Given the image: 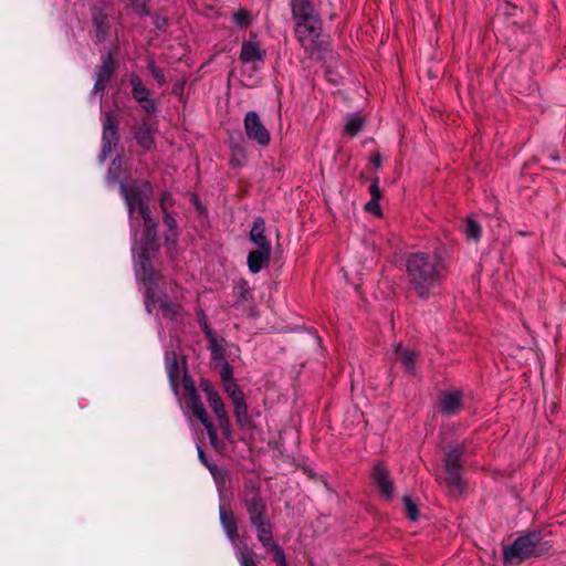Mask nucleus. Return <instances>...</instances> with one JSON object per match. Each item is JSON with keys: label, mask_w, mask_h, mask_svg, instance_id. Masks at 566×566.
I'll use <instances>...</instances> for the list:
<instances>
[{"label": "nucleus", "mask_w": 566, "mask_h": 566, "mask_svg": "<svg viewBox=\"0 0 566 566\" xmlns=\"http://www.w3.org/2000/svg\"><path fill=\"white\" fill-rule=\"evenodd\" d=\"M463 408L461 390L443 391L440 395V411L446 416H454Z\"/></svg>", "instance_id": "dca6fc26"}, {"label": "nucleus", "mask_w": 566, "mask_h": 566, "mask_svg": "<svg viewBox=\"0 0 566 566\" xmlns=\"http://www.w3.org/2000/svg\"><path fill=\"white\" fill-rule=\"evenodd\" d=\"M174 205V199L170 192L165 191L161 193L159 198V206L161 208V211H168V207H171Z\"/></svg>", "instance_id": "c03bdc74"}, {"label": "nucleus", "mask_w": 566, "mask_h": 566, "mask_svg": "<svg viewBox=\"0 0 566 566\" xmlns=\"http://www.w3.org/2000/svg\"><path fill=\"white\" fill-rule=\"evenodd\" d=\"M136 210H138V212H139V214H140V217H142L144 222H147L148 220H155L151 217V211H150L149 202L137 207Z\"/></svg>", "instance_id": "a18cd8bd"}, {"label": "nucleus", "mask_w": 566, "mask_h": 566, "mask_svg": "<svg viewBox=\"0 0 566 566\" xmlns=\"http://www.w3.org/2000/svg\"><path fill=\"white\" fill-rule=\"evenodd\" d=\"M258 541L268 552H271L273 554V560L276 563L277 566H284L286 564L285 553L283 548L275 543L273 533L268 534L266 536Z\"/></svg>", "instance_id": "5701e85b"}, {"label": "nucleus", "mask_w": 566, "mask_h": 566, "mask_svg": "<svg viewBox=\"0 0 566 566\" xmlns=\"http://www.w3.org/2000/svg\"><path fill=\"white\" fill-rule=\"evenodd\" d=\"M132 96L148 115L157 111L156 101L150 98V91L144 85L139 75L133 73L129 77Z\"/></svg>", "instance_id": "1a4fd4ad"}, {"label": "nucleus", "mask_w": 566, "mask_h": 566, "mask_svg": "<svg viewBox=\"0 0 566 566\" xmlns=\"http://www.w3.org/2000/svg\"><path fill=\"white\" fill-rule=\"evenodd\" d=\"M222 385L224 391L228 394L232 401H235V399H239V397H244L243 391L240 389L235 380Z\"/></svg>", "instance_id": "58836bf2"}, {"label": "nucleus", "mask_w": 566, "mask_h": 566, "mask_svg": "<svg viewBox=\"0 0 566 566\" xmlns=\"http://www.w3.org/2000/svg\"><path fill=\"white\" fill-rule=\"evenodd\" d=\"M220 378H221L222 384L235 380L233 378V369H232L231 365L226 360L223 361V364L221 366Z\"/></svg>", "instance_id": "a19ab883"}, {"label": "nucleus", "mask_w": 566, "mask_h": 566, "mask_svg": "<svg viewBox=\"0 0 566 566\" xmlns=\"http://www.w3.org/2000/svg\"><path fill=\"white\" fill-rule=\"evenodd\" d=\"M207 328H210V327L208 326L207 322H203V324H202L203 333L207 331Z\"/></svg>", "instance_id": "864d4df0"}, {"label": "nucleus", "mask_w": 566, "mask_h": 566, "mask_svg": "<svg viewBox=\"0 0 566 566\" xmlns=\"http://www.w3.org/2000/svg\"><path fill=\"white\" fill-rule=\"evenodd\" d=\"M167 371L171 384L177 387L180 378V368L175 353L171 354V359L168 358Z\"/></svg>", "instance_id": "2f4dec72"}, {"label": "nucleus", "mask_w": 566, "mask_h": 566, "mask_svg": "<svg viewBox=\"0 0 566 566\" xmlns=\"http://www.w3.org/2000/svg\"><path fill=\"white\" fill-rule=\"evenodd\" d=\"M374 482L380 490L381 495L386 500H391L394 496V482L390 479V473L382 462H378L373 471Z\"/></svg>", "instance_id": "2eb2a0df"}, {"label": "nucleus", "mask_w": 566, "mask_h": 566, "mask_svg": "<svg viewBox=\"0 0 566 566\" xmlns=\"http://www.w3.org/2000/svg\"><path fill=\"white\" fill-rule=\"evenodd\" d=\"M290 8L294 25L321 22L312 0H291Z\"/></svg>", "instance_id": "6e6552de"}, {"label": "nucleus", "mask_w": 566, "mask_h": 566, "mask_svg": "<svg viewBox=\"0 0 566 566\" xmlns=\"http://www.w3.org/2000/svg\"><path fill=\"white\" fill-rule=\"evenodd\" d=\"M185 389L187 391L186 396V405L187 408L191 410L193 416H196L201 423L208 422L209 417L205 409V406L197 394V390L192 384V381L185 379Z\"/></svg>", "instance_id": "f8f14e48"}, {"label": "nucleus", "mask_w": 566, "mask_h": 566, "mask_svg": "<svg viewBox=\"0 0 566 566\" xmlns=\"http://www.w3.org/2000/svg\"><path fill=\"white\" fill-rule=\"evenodd\" d=\"M364 127V119L360 117H350L344 128V133L348 136H356Z\"/></svg>", "instance_id": "72a5a7b5"}, {"label": "nucleus", "mask_w": 566, "mask_h": 566, "mask_svg": "<svg viewBox=\"0 0 566 566\" xmlns=\"http://www.w3.org/2000/svg\"><path fill=\"white\" fill-rule=\"evenodd\" d=\"M118 143L117 119L112 112L105 114L103 122V147L102 153L105 157L112 151V148Z\"/></svg>", "instance_id": "9b49d317"}, {"label": "nucleus", "mask_w": 566, "mask_h": 566, "mask_svg": "<svg viewBox=\"0 0 566 566\" xmlns=\"http://www.w3.org/2000/svg\"><path fill=\"white\" fill-rule=\"evenodd\" d=\"M233 402V412L237 420V423L240 428H251L252 427V418L248 412V405L245 402V397H239Z\"/></svg>", "instance_id": "b1692460"}, {"label": "nucleus", "mask_w": 566, "mask_h": 566, "mask_svg": "<svg viewBox=\"0 0 566 566\" xmlns=\"http://www.w3.org/2000/svg\"><path fill=\"white\" fill-rule=\"evenodd\" d=\"M92 22L95 28V36L96 41L103 42L106 39V35L109 31V21L108 15L105 13L104 9L95 8L92 13Z\"/></svg>", "instance_id": "6ab92c4d"}, {"label": "nucleus", "mask_w": 566, "mask_h": 566, "mask_svg": "<svg viewBox=\"0 0 566 566\" xmlns=\"http://www.w3.org/2000/svg\"><path fill=\"white\" fill-rule=\"evenodd\" d=\"M402 502L405 505L406 516L411 521H417L419 518V510L417 503H415L408 495L402 497Z\"/></svg>", "instance_id": "f704fd0d"}, {"label": "nucleus", "mask_w": 566, "mask_h": 566, "mask_svg": "<svg viewBox=\"0 0 566 566\" xmlns=\"http://www.w3.org/2000/svg\"><path fill=\"white\" fill-rule=\"evenodd\" d=\"M272 248H258L248 255V268L252 273L261 271L263 265L270 262Z\"/></svg>", "instance_id": "aec40b11"}, {"label": "nucleus", "mask_w": 566, "mask_h": 566, "mask_svg": "<svg viewBox=\"0 0 566 566\" xmlns=\"http://www.w3.org/2000/svg\"><path fill=\"white\" fill-rule=\"evenodd\" d=\"M186 81L185 80H178L174 83L171 93L174 95L179 96V98H182L184 90H185Z\"/></svg>", "instance_id": "09e8293b"}, {"label": "nucleus", "mask_w": 566, "mask_h": 566, "mask_svg": "<svg viewBox=\"0 0 566 566\" xmlns=\"http://www.w3.org/2000/svg\"><path fill=\"white\" fill-rule=\"evenodd\" d=\"M405 266L407 292L422 301L434 296L450 273L449 261L437 250L410 253Z\"/></svg>", "instance_id": "f257e3e1"}, {"label": "nucleus", "mask_w": 566, "mask_h": 566, "mask_svg": "<svg viewBox=\"0 0 566 566\" xmlns=\"http://www.w3.org/2000/svg\"><path fill=\"white\" fill-rule=\"evenodd\" d=\"M126 7H130L138 15L145 17L149 14L147 7L148 0H124Z\"/></svg>", "instance_id": "e433bc0d"}, {"label": "nucleus", "mask_w": 566, "mask_h": 566, "mask_svg": "<svg viewBox=\"0 0 566 566\" xmlns=\"http://www.w3.org/2000/svg\"><path fill=\"white\" fill-rule=\"evenodd\" d=\"M369 193L371 196V199H380L381 198V191L379 188V179L374 178L370 186H369Z\"/></svg>", "instance_id": "49530a36"}, {"label": "nucleus", "mask_w": 566, "mask_h": 566, "mask_svg": "<svg viewBox=\"0 0 566 566\" xmlns=\"http://www.w3.org/2000/svg\"><path fill=\"white\" fill-rule=\"evenodd\" d=\"M117 53V46L109 50L106 54H103L101 56V64L96 66L95 71V84L93 92L94 93H101V96H103L107 84L111 82L112 77L114 76L116 70H117V61L115 60V55Z\"/></svg>", "instance_id": "423d86ee"}, {"label": "nucleus", "mask_w": 566, "mask_h": 566, "mask_svg": "<svg viewBox=\"0 0 566 566\" xmlns=\"http://www.w3.org/2000/svg\"><path fill=\"white\" fill-rule=\"evenodd\" d=\"M249 516L250 524L256 531L258 539L272 534L274 524L269 516V507L265 499L261 495L260 488L255 483H245V490L240 496Z\"/></svg>", "instance_id": "20e7f679"}, {"label": "nucleus", "mask_w": 566, "mask_h": 566, "mask_svg": "<svg viewBox=\"0 0 566 566\" xmlns=\"http://www.w3.org/2000/svg\"><path fill=\"white\" fill-rule=\"evenodd\" d=\"M202 424L205 426V428L207 430L210 442L213 444L218 439V433H217L216 427L213 426V423L211 422L210 419L208 420V422H203Z\"/></svg>", "instance_id": "de8ad7c7"}, {"label": "nucleus", "mask_w": 566, "mask_h": 566, "mask_svg": "<svg viewBox=\"0 0 566 566\" xmlns=\"http://www.w3.org/2000/svg\"><path fill=\"white\" fill-rule=\"evenodd\" d=\"M161 314L165 318L170 321H177L181 315L182 306L178 303H174L170 301L160 302Z\"/></svg>", "instance_id": "c756f323"}, {"label": "nucleus", "mask_w": 566, "mask_h": 566, "mask_svg": "<svg viewBox=\"0 0 566 566\" xmlns=\"http://www.w3.org/2000/svg\"><path fill=\"white\" fill-rule=\"evenodd\" d=\"M462 231L468 240H472L474 242H478L482 234L480 223L471 217L467 218Z\"/></svg>", "instance_id": "cd10ccee"}, {"label": "nucleus", "mask_w": 566, "mask_h": 566, "mask_svg": "<svg viewBox=\"0 0 566 566\" xmlns=\"http://www.w3.org/2000/svg\"><path fill=\"white\" fill-rule=\"evenodd\" d=\"M163 222L168 229V233L165 234V240L169 243H176L178 240L177 222L169 211L163 212Z\"/></svg>", "instance_id": "c85d7f7f"}, {"label": "nucleus", "mask_w": 566, "mask_h": 566, "mask_svg": "<svg viewBox=\"0 0 566 566\" xmlns=\"http://www.w3.org/2000/svg\"><path fill=\"white\" fill-rule=\"evenodd\" d=\"M209 349L211 352V358L213 360H223L226 349L218 344V340L209 343Z\"/></svg>", "instance_id": "ea45409f"}, {"label": "nucleus", "mask_w": 566, "mask_h": 566, "mask_svg": "<svg viewBox=\"0 0 566 566\" xmlns=\"http://www.w3.org/2000/svg\"><path fill=\"white\" fill-rule=\"evenodd\" d=\"M244 129L249 139L256 142L260 146H268L271 137L266 127L254 111H250L244 117Z\"/></svg>", "instance_id": "0eeeda50"}, {"label": "nucleus", "mask_w": 566, "mask_h": 566, "mask_svg": "<svg viewBox=\"0 0 566 566\" xmlns=\"http://www.w3.org/2000/svg\"><path fill=\"white\" fill-rule=\"evenodd\" d=\"M254 552H241L239 562L241 566H259V562L254 559Z\"/></svg>", "instance_id": "79ce46f5"}, {"label": "nucleus", "mask_w": 566, "mask_h": 566, "mask_svg": "<svg viewBox=\"0 0 566 566\" xmlns=\"http://www.w3.org/2000/svg\"><path fill=\"white\" fill-rule=\"evenodd\" d=\"M147 70L154 77V80L157 82L158 85H164L166 83V76L163 72V70L156 65L154 60H149L147 63Z\"/></svg>", "instance_id": "4c0bfd02"}, {"label": "nucleus", "mask_w": 566, "mask_h": 566, "mask_svg": "<svg viewBox=\"0 0 566 566\" xmlns=\"http://www.w3.org/2000/svg\"><path fill=\"white\" fill-rule=\"evenodd\" d=\"M138 248L160 249L156 220L144 222V231Z\"/></svg>", "instance_id": "412c9836"}, {"label": "nucleus", "mask_w": 566, "mask_h": 566, "mask_svg": "<svg viewBox=\"0 0 566 566\" xmlns=\"http://www.w3.org/2000/svg\"><path fill=\"white\" fill-rule=\"evenodd\" d=\"M216 418L218 420V423L222 431L223 437L229 439L232 434V430H231V423H230V419L228 417L227 410L216 415Z\"/></svg>", "instance_id": "c9c22d12"}, {"label": "nucleus", "mask_w": 566, "mask_h": 566, "mask_svg": "<svg viewBox=\"0 0 566 566\" xmlns=\"http://www.w3.org/2000/svg\"><path fill=\"white\" fill-rule=\"evenodd\" d=\"M158 248H137L135 254V271L138 280L145 285V306L148 313L156 304V290L163 279L161 269L157 263Z\"/></svg>", "instance_id": "7ed1b4c3"}, {"label": "nucleus", "mask_w": 566, "mask_h": 566, "mask_svg": "<svg viewBox=\"0 0 566 566\" xmlns=\"http://www.w3.org/2000/svg\"><path fill=\"white\" fill-rule=\"evenodd\" d=\"M199 386L206 395L207 401L214 415L226 410L224 403L222 402L219 392L214 389L212 382L209 379H200Z\"/></svg>", "instance_id": "f3484780"}, {"label": "nucleus", "mask_w": 566, "mask_h": 566, "mask_svg": "<svg viewBox=\"0 0 566 566\" xmlns=\"http://www.w3.org/2000/svg\"><path fill=\"white\" fill-rule=\"evenodd\" d=\"M205 335L209 343L217 340L214 332L211 328H207V331L205 332Z\"/></svg>", "instance_id": "603ef678"}, {"label": "nucleus", "mask_w": 566, "mask_h": 566, "mask_svg": "<svg viewBox=\"0 0 566 566\" xmlns=\"http://www.w3.org/2000/svg\"><path fill=\"white\" fill-rule=\"evenodd\" d=\"M294 32L297 41L306 51H313L317 48V39L321 33V22L296 24L294 25Z\"/></svg>", "instance_id": "9d476101"}, {"label": "nucleus", "mask_w": 566, "mask_h": 566, "mask_svg": "<svg viewBox=\"0 0 566 566\" xmlns=\"http://www.w3.org/2000/svg\"><path fill=\"white\" fill-rule=\"evenodd\" d=\"M220 523L227 537L232 542L239 539L238 518L229 504H221L219 507Z\"/></svg>", "instance_id": "4468645a"}, {"label": "nucleus", "mask_w": 566, "mask_h": 566, "mask_svg": "<svg viewBox=\"0 0 566 566\" xmlns=\"http://www.w3.org/2000/svg\"><path fill=\"white\" fill-rule=\"evenodd\" d=\"M553 548L542 530L527 531L511 545L503 546V565H520L532 557H542Z\"/></svg>", "instance_id": "f03ea898"}, {"label": "nucleus", "mask_w": 566, "mask_h": 566, "mask_svg": "<svg viewBox=\"0 0 566 566\" xmlns=\"http://www.w3.org/2000/svg\"><path fill=\"white\" fill-rule=\"evenodd\" d=\"M379 200L380 199H370L366 205H365V210L369 213H373L377 217H380L381 216V208H380V205H379Z\"/></svg>", "instance_id": "37998d69"}, {"label": "nucleus", "mask_w": 566, "mask_h": 566, "mask_svg": "<svg viewBox=\"0 0 566 566\" xmlns=\"http://www.w3.org/2000/svg\"><path fill=\"white\" fill-rule=\"evenodd\" d=\"M371 164L376 167V168H379L381 166V156L380 154H374L373 157H371Z\"/></svg>", "instance_id": "3c124183"}, {"label": "nucleus", "mask_w": 566, "mask_h": 566, "mask_svg": "<svg viewBox=\"0 0 566 566\" xmlns=\"http://www.w3.org/2000/svg\"><path fill=\"white\" fill-rule=\"evenodd\" d=\"M446 481L449 488L461 492L464 488V483L461 476V469H446Z\"/></svg>", "instance_id": "7c9ffc66"}, {"label": "nucleus", "mask_w": 566, "mask_h": 566, "mask_svg": "<svg viewBox=\"0 0 566 566\" xmlns=\"http://www.w3.org/2000/svg\"><path fill=\"white\" fill-rule=\"evenodd\" d=\"M120 195L127 206L128 216L134 218L136 208L148 203L154 196V188L150 181L146 179H133L128 182L119 184Z\"/></svg>", "instance_id": "39448f33"}, {"label": "nucleus", "mask_w": 566, "mask_h": 566, "mask_svg": "<svg viewBox=\"0 0 566 566\" xmlns=\"http://www.w3.org/2000/svg\"><path fill=\"white\" fill-rule=\"evenodd\" d=\"M234 296L237 306H244L253 300V293L247 280L240 279L234 285Z\"/></svg>", "instance_id": "393cba45"}, {"label": "nucleus", "mask_w": 566, "mask_h": 566, "mask_svg": "<svg viewBox=\"0 0 566 566\" xmlns=\"http://www.w3.org/2000/svg\"><path fill=\"white\" fill-rule=\"evenodd\" d=\"M234 23L240 28H248L251 24L252 18L249 10L240 8L232 14Z\"/></svg>", "instance_id": "473e14b6"}, {"label": "nucleus", "mask_w": 566, "mask_h": 566, "mask_svg": "<svg viewBox=\"0 0 566 566\" xmlns=\"http://www.w3.org/2000/svg\"><path fill=\"white\" fill-rule=\"evenodd\" d=\"M155 133L156 128L149 122L144 120L133 128V138L144 151H151L155 148Z\"/></svg>", "instance_id": "ddd939ff"}, {"label": "nucleus", "mask_w": 566, "mask_h": 566, "mask_svg": "<svg viewBox=\"0 0 566 566\" xmlns=\"http://www.w3.org/2000/svg\"><path fill=\"white\" fill-rule=\"evenodd\" d=\"M265 54V50H262L258 42L248 41L243 42L239 57L242 63L248 64L263 62Z\"/></svg>", "instance_id": "a211bd4d"}, {"label": "nucleus", "mask_w": 566, "mask_h": 566, "mask_svg": "<svg viewBox=\"0 0 566 566\" xmlns=\"http://www.w3.org/2000/svg\"><path fill=\"white\" fill-rule=\"evenodd\" d=\"M465 453L464 443L457 444L450 449L444 458V469H461L462 470V458Z\"/></svg>", "instance_id": "a878e982"}, {"label": "nucleus", "mask_w": 566, "mask_h": 566, "mask_svg": "<svg viewBox=\"0 0 566 566\" xmlns=\"http://www.w3.org/2000/svg\"><path fill=\"white\" fill-rule=\"evenodd\" d=\"M198 455H199V459L201 460V462L210 469V471H212V467L208 463V460H207V457H206V453L203 452V450H201L200 448L198 449Z\"/></svg>", "instance_id": "8fccbe9b"}, {"label": "nucleus", "mask_w": 566, "mask_h": 566, "mask_svg": "<svg viewBox=\"0 0 566 566\" xmlns=\"http://www.w3.org/2000/svg\"><path fill=\"white\" fill-rule=\"evenodd\" d=\"M265 220L262 217H256L250 230V240L258 248H272L271 242L265 237Z\"/></svg>", "instance_id": "4be33fe9"}, {"label": "nucleus", "mask_w": 566, "mask_h": 566, "mask_svg": "<svg viewBox=\"0 0 566 566\" xmlns=\"http://www.w3.org/2000/svg\"><path fill=\"white\" fill-rule=\"evenodd\" d=\"M396 354L398 355V357H399L401 364L403 365V367L406 368V370L409 374L415 375V373H416L415 361L417 358V353L410 348H405L401 345H398L396 347Z\"/></svg>", "instance_id": "bb28decb"}]
</instances>
